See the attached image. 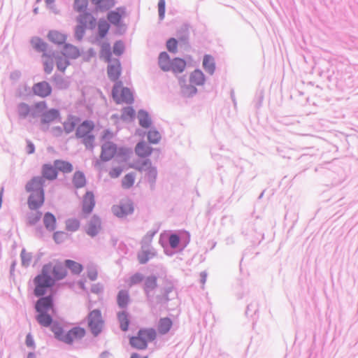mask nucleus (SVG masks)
<instances>
[{
  "instance_id": "obj_61",
  "label": "nucleus",
  "mask_w": 358,
  "mask_h": 358,
  "mask_svg": "<svg viewBox=\"0 0 358 358\" xmlns=\"http://www.w3.org/2000/svg\"><path fill=\"white\" fill-rule=\"evenodd\" d=\"M159 16L161 20L164 19L165 15V0H159L158 3Z\"/></svg>"
},
{
  "instance_id": "obj_33",
  "label": "nucleus",
  "mask_w": 358,
  "mask_h": 358,
  "mask_svg": "<svg viewBox=\"0 0 358 358\" xmlns=\"http://www.w3.org/2000/svg\"><path fill=\"white\" fill-rule=\"evenodd\" d=\"M65 266L76 275L80 274L83 269V266L80 263L70 259L65 261Z\"/></svg>"
},
{
  "instance_id": "obj_52",
  "label": "nucleus",
  "mask_w": 358,
  "mask_h": 358,
  "mask_svg": "<svg viewBox=\"0 0 358 358\" xmlns=\"http://www.w3.org/2000/svg\"><path fill=\"white\" fill-rule=\"evenodd\" d=\"M178 41L174 38H171L166 42V48L171 52L176 53L177 52Z\"/></svg>"
},
{
  "instance_id": "obj_59",
  "label": "nucleus",
  "mask_w": 358,
  "mask_h": 358,
  "mask_svg": "<svg viewBox=\"0 0 358 358\" xmlns=\"http://www.w3.org/2000/svg\"><path fill=\"white\" fill-rule=\"evenodd\" d=\"M53 238L57 243H61L66 239V234L63 231H57L54 234Z\"/></svg>"
},
{
  "instance_id": "obj_57",
  "label": "nucleus",
  "mask_w": 358,
  "mask_h": 358,
  "mask_svg": "<svg viewBox=\"0 0 358 358\" xmlns=\"http://www.w3.org/2000/svg\"><path fill=\"white\" fill-rule=\"evenodd\" d=\"M135 112L134 109L131 107H127L124 108L122 113V118L124 120L128 119V118H133L134 116Z\"/></svg>"
},
{
  "instance_id": "obj_5",
  "label": "nucleus",
  "mask_w": 358,
  "mask_h": 358,
  "mask_svg": "<svg viewBox=\"0 0 358 358\" xmlns=\"http://www.w3.org/2000/svg\"><path fill=\"white\" fill-rule=\"evenodd\" d=\"M112 96L114 101L118 104L131 103L134 101L132 92L129 88L123 87L121 81H118L114 85Z\"/></svg>"
},
{
  "instance_id": "obj_60",
  "label": "nucleus",
  "mask_w": 358,
  "mask_h": 358,
  "mask_svg": "<svg viewBox=\"0 0 358 358\" xmlns=\"http://www.w3.org/2000/svg\"><path fill=\"white\" fill-rule=\"evenodd\" d=\"M87 275L90 280H95L98 276L97 270L94 267L87 268Z\"/></svg>"
},
{
  "instance_id": "obj_35",
  "label": "nucleus",
  "mask_w": 358,
  "mask_h": 358,
  "mask_svg": "<svg viewBox=\"0 0 358 358\" xmlns=\"http://www.w3.org/2000/svg\"><path fill=\"white\" fill-rule=\"evenodd\" d=\"M117 318L121 329L124 331H127L129 324L128 313L125 311L120 312L117 314Z\"/></svg>"
},
{
  "instance_id": "obj_13",
  "label": "nucleus",
  "mask_w": 358,
  "mask_h": 358,
  "mask_svg": "<svg viewBox=\"0 0 358 358\" xmlns=\"http://www.w3.org/2000/svg\"><path fill=\"white\" fill-rule=\"evenodd\" d=\"M107 73L109 79L113 82H118V79L121 76L122 67L119 59H111L110 62H108Z\"/></svg>"
},
{
  "instance_id": "obj_28",
  "label": "nucleus",
  "mask_w": 358,
  "mask_h": 358,
  "mask_svg": "<svg viewBox=\"0 0 358 358\" xmlns=\"http://www.w3.org/2000/svg\"><path fill=\"white\" fill-rule=\"evenodd\" d=\"M56 218L50 213H46L43 217V223L45 228L49 231H54L56 228Z\"/></svg>"
},
{
  "instance_id": "obj_9",
  "label": "nucleus",
  "mask_w": 358,
  "mask_h": 358,
  "mask_svg": "<svg viewBox=\"0 0 358 358\" xmlns=\"http://www.w3.org/2000/svg\"><path fill=\"white\" fill-rule=\"evenodd\" d=\"M48 267V271L47 273L50 275L52 274V278L55 280V282L56 280H59L63 278H64L67 275V271L66 269L65 265L64 266L60 262H55V263H49L47 264H45L43 268H47Z\"/></svg>"
},
{
  "instance_id": "obj_29",
  "label": "nucleus",
  "mask_w": 358,
  "mask_h": 358,
  "mask_svg": "<svg viewBox=\"0 0 358 358\" xmlns=\"http://www.w3.org/2000/svg\"><path fill=\"white\" fill-rule=\"evenodd\" d=\"M129 302V294L126 290H120L117 296V303L119 307L126 308Z\"/></svg>"
},
{
  "instance_id": "obj_41",
  "label": "nucleus",
  "mask_w": 358,
  "mask_h": 358,
  "mask_svg": "<svg viewBox=\"0 0 358 358\" xmlns=\"http://www.w3.org/2000/svg\"><path fill=\"white\" fill-rule=\"evenodd\" d=\"M43 57H44V70L45 73H50L53 69L54 59L50 55L47 54H43Z\"/></svg>"
},
{
  "instance_id": "obj_17",
  "label": "nucleus",
  "mask_w": 358,
  "mask_h": 358,
  "mask_svg": "<svg viewBox=\"0 0 358 358\" xmlns=\"http://www.w3.org/2000/svg\"><path fill=\"white\" fill-rule=\"evenodd\" d=\"M117 151V147L115 144L107 142L102 145L100 157L103 161H108L115 155Z\"/></svg>"
},
{
  "instance_id": "obj_31",
  "label": "nucleus",
  "mask_w": 358,
  "mask_h": 358,
  "mask_svg": "<svg viewBox=\"0 0 358 358\" xmlns=\"http://www.w3.org/2000/svg\"><path fill=\"white\" fill-rule=\"evenodd\" d=\"M204 81V75L199 70H195L190 76V83L194 85H201Z\"/></svg>"
},
{
  "instance_id": "obj_10",
  "label": "nucleus",
  "mask_w": 358,
  "mask_h": 358,
  "mask_svg": "<svg viewBox=\"0 0 358 358\" xmlns=\"http://www.w3.org/2000/svg\"><path fill=\"white\" fill-rule=\"evenodd\" d=\"M101 220L97 215H94L87 222L85 231L91 237L97 236L101 231Z\"/></svg>"
},
{
  "instance_id": "obj_53",
  "label": "nucleus",
  "mask_w": 358,
  "mask_h": 358,
  "mask_svg": "<svg viewBox=\"0 0 358 358\" xmlns=\"http://www.w3.org/2000/svg\"><path fill=\"white\" fill-rule=\"evenodd\" d=\"M52 331L55 335V337L62 341V338L65 336V334L62 327L57 324H55L52 327Z\"/></svg>"
},
{
  "instance_id": "obj_26",
  "label": "nucleus",
  "mask_w": 358,
  "mask_h": 358,
  "mask_svg": "<svg viewBox=\"0 0 358 358\" xmlns=\"http://www.w3.org/2000/svg\"><path fill=\"white\" fill-rule=\"evenodd\" d=\"M172 59H170L169 55L163 52L159 56V65L164 71H170Z\"/></svg>"
},
{
  "instance_id": "obj_20",
  "label": "nucleus",
  "mask_w": 358,
  "mask_h": 358,
  "mask_svg": "<svg viewBox=\"0 0 358 358\" xmlns=\"http://www.w3.org/2000/svg\"><path fill=\"white\" fill-rule=\"evenodd\" d=\"M59 112L57 109H50L44 113L41 116V123L46 124H50L59 119Z\"/></svg>"
},
{
  "instance_id": "obj_24",
  "label": "nucleus",
  "mask_w": 358,
  "mask_h": 358,
  "mask_svg": "<svg viewBox=\"0 0 358 358\" xmlns=\"http://www.w3.org/2000/svg\"><path fill=\"white\" fill-rule=\"evenodd\" d=\"M186 67V62L179 57H176L171 61L170 71L175 73H180L184 71Z\"/></svg>"
},
{
  "instance_id": "obj_11",
  "label": "nucleus",
  "mask_w": 358,
  "mask_h": 358,
  "mask_svg": "<svg viewBox=\"0 0 358 358\" xmlns=\"http://www.w3.org/2000/svg\"><path fill=\"white\" fill-rule=\"evenodd\" d=\"M113 214L118 217H123L130 215L134 211L133 203L129 200H124L112 208Z\"/></svg>"
},
{
  "instance_id": "obj_22",
  "label": "nucleus",
  "mask_w": 358,
  "mask_h": 358,
  "mask_svg": "<svg viewBox=\"0 0 358 358\" xmlns=\"http://www.w3.org/2000/svg\"><path fill=\"white\" fill-rule=\"evenodd\" d=\"M95 5L96 10L100 11L108 10L115 6L114 0H91Z\"/></svg>"
},
{
  "instance_id": "obj_37",
  "label": "nucleus",
  "mask_w": 358,
  "mask_h": 358,
  "mask_svg": "<svg viewBox=\"0 0 358 358\" xmlns=\"http://www.w3.org/2000/svg\"><path fill=\"white\" fill-rule=\"evenodd\" d=\"M38 315L36 316V320L43 327H49L52 323V317L45 312H38Z\"/></svg>"
},
{
  "instance_id": "obj_2",
  "label": "nucleus",
  "mask_w": 358,
  "mask_h": 358,
  "mask_svg": "<svg viewBox=\"0 0 358 358\" xmlns=\"http://www.w3.org/2000/svg\"><path fill=\"white\" fill-rule=\"evenodd\" d=\"M157 338V331L153 328H141L135 336L130 337V345L137 350H143L148 348V343Z\"/></svg>"
},
{
  "instance_id": "obj_23",
  "label": "nucleus",
  "mask_w": 358,
  "mask_h": 358,
  "mask_svg": "<svg viewBox=\"0 0 358 358\" xmlns=\"http://www.w3.org/2000/svg\"><path fill=\"white\" fill-rule=\"evenodd\" d=\"M135 152L138 156L146 157L151 155L152 149L145 142H140L136 145Z\"/></svg>"
},
{
  "instance_id": "obj_46",
  "label": "nucleus",
  "mask_w": 358,
  "mask_h": 358,
  "mask_svg": "<svg viewBox=\"0 0 358 358\" xmlns=\"http://www.w3.org/2000/svg\"><path fill=\"white\" fill-rule=\"evenodd\" d=\"M161 138V136L157 131L150 130L148 134V139L151 143H157Z\"/></svg>"
},
{
  "instance_id": "obj_21",
  "label": "nucleus",
  "mask_w": 358,
  "mask_h": 358,
  "mask_svg": "<svg viewBox=\"0 0 358 358\" xmlns=\"http://www.w3.org/2000/svg\"><path fill=\"white\" fill-rule=\"evenodd\" d=\"M41 173L43 178H45L50 180L56 179L57 176V169L55 165L44 164L42 167Z\"/></svg>"
},
{
  "instance_id": "obj_51",
  "label": "nucleus",
  "mask_w": 358,
  "mask_h": 358,
  "mask_svg": "<svg viewBox=\"0 0 358 358\" xmlns=\"http://www.w3.org/2000/svg\"><path fill=\"white\" fill-rule=\"evenodd\" d=\"M18 113L22 117H26L30 113V108L26 103H21L18 106Z\"/></svg>"
},
{
  "instance_id": "obj_56",
  "label": "nucleus",
  "mask_w": 358,
  "mask_h": 358,
  "mask_svg": "<svg viewBox=\"0 0 358 358\" xmlns=\"http://www.w3.org/2000/svg\"><path fill=\"white\" fill-rule=\"evenodd\" d=\"M21 259L22 264L27 266L29 265L31 262V256L29 253L27 252L25 250H22L21 252Z\"/></svg>"
},
{
  "instance_id": "obj_49",
  "label": "nucleus",
  "mask_w": 358,
  "mask_h": 358,
  "mask_svg": "<svg viewBox=\"0 0 358 358\" xmlns=\"http://www.w3.org/2000/svg\"><path fill=\"white\" fill-rule=\"evenodd\" d=\"M41 217V213L36 211L29 214L27 217V222L29 224H35L37 223Z\"/></svg>"
},
{
  "instance_id": "obj_12",
  "label": "nucleus",
  "mask_w": 358,
  "mask_h": 358,
  "mask_svg": "<svg viewBox=\"0 0 358 358\" xmlns=\"http://www.w3.org/2000/svg\"><path fill=\"white\" fill-rule=\"evenodd\" d=\"M95 198L92 192L87 191L83 196L81 212L84 217L90 215L95 206Z\"/></svg>"
},
{
  "instance_id": "obj_3",
  "label": "nucleus",
  "mask_w": 358,
  "mask_h": 358,
  "mask_svg": "<svg viewBox=\"0 0 358 358\" xmlns=\"http://www.w3.org/2000/svg\"><path fill=\"white\" fill-rule=\"evenodd\" d=\"M47 268H42L41 273L34 278V294L36 296H42L47 292V289L53 287L55 280L49 275Z\"/></svg>"
},
{
  "instance_id": "obj_48",
  "label": "nucleus",
  "mask_w": 358,
  "mask_h": 358,
  "mask_svg": "<svg viewBox=\"0 0 358 358\" xmlns=\"http://www.w3.org/2000/svg\"><path fill=\"white\" fill-rule=\"evenodd\" d=\"M66 57H59L57 58V67L58 70L61 71H64L69 64Z\"/></svg>"
},
{
  "instance_id": "obj_47",
  "label": "nucleus",
  "mask_w": 358,
  "mask_h": 358,
  "mask_svg": "<svg viewBox=\"0 0 358 358\" xmlns=\"http://www.w3.org/2000/svg\"><path fill=\"white\" fill-rule=\"evenodd\" d=\"M134 183V176L131 174H127L122 179V184L124 188H129Z\"/></svg>"
},
{
  "instance_id": "obj_42",
  "label": "nucleus",
  "mask_w": 358,
  "mask_h": 358,
  "mask_svg": "<svg viewBox=\"0 0 358 358\" xmlns=\"http://www.w3.org/2000/svg\"><path fill=\"white\" fill-rule=\"evenodd\" d=\"M139 124L144 128H148L151 124V120L148 114L144 111H140L138 113Z\"/></svg>"
},
{
  "instance_id": "obj_27",
  "label": "nucleus",
  "mask_w": 358,
  "mask_h": 358,
  "mask_svg": "<svg viewBox=\"0 0 358 358\" xmlns=\"http://www.w3.org/2000/svg\"><path fill=\"white\" fill-rule=\"evenodd\" d=\"M48 37L50 41L58 45L64 43L66 38L64 34L57 31H50Z\"/></svg>"
},
{
  "instance_id": "obj_6",
  "label": "nucleus",
  "mask_w": 358,
  "mask_h": 358,
  "mask_svg": "<svg viewBox=\"0 0 358 358\" xmlns=\"http://www.w3.org/2000/svg\"><path fill=\"white\" fill-rule=\"evenodd\" d=\"M87 319L90 331L94 336H97L102 331L104 327V320L101 310L94 309L90 311Z\"/></svg>"
},
{
  "instance_id": "obj_34",
  "label": "nucleus",
  "mask_w": 358,
  "mask_h": 358,
  "mask_svg": "<svg viewBox=\"0 0 358 358\" xmlns=\"http://www.w3.org/2000/svg\"><path fill=\"white\" fill-rule=\"evenodd\" d=\"M57 169L63 173H71L73 171V166L71 163L62 160H56L54 162Z\"/></svg>"
},
{
  "instance_id": "obj_50",
  "label": "nucleus",
  "mask_w": 358,
  "mask_h": 358,
  "mask_svg": "<svg viewBox=\"0 0 358 358\" xmlns=\"http://www.w3.org/2000/svg\"><path fill=\"white\" fill-rule=\"evenodd\" d=\"M108 20L114 24H117L120 22L121 15L119 13L112 11L108 14Z\"/></svg>"
},
{
  "instance_id": "obj_7",
  "label": "nucleus",
  "mask_w": 358,
  "mask_h": 358,
  "mask_svg": "<svg viewBox=\"0 0 358 358\" xmlns=\"http://www.w3.org/2000/svg\"><path fill=\"white\" fill-rule=\"evenodd\" d=\"M133 167L144 173L145 176L149 181L152 182L155 181L157 177V170L152 166L151 162L149 159L136 162Z\"/></svg>"
},
{
  "instance_id": "obj_62",
  "label": "nucleus",
  "mask_w": 358,
  "mask_h": 358,
  "mask_svg": "<svg viewBox=\"0 0 358 358\" xmlns=\"http://www.w3.org/2000/svg\"><path fill=\"white\" fill-rule=\"evenodd\" d=\"M180 242L179 236L176 234H171L169 237V244L171 248H176Z\"/></svg>"
},
{
  "instance_id": "obj_16",
  "label": "nucleus",
  "mask_w": 358,
  "mask_h": 358,
  "mask_svg": "<svg viewBox=\"0 0 358 358\" xmlns=\"http://www.w3.org/2000/svg\"><path fill=\"white\" fill-rule=\"evenodd\" d=\"M32 90L34 94L36 96L47 97L51 94L52 87L48 83L42 81L34 85Z\"/></svg>"
},
{
  "instance_id": "obj_44",
  "label": "nucleus",
  "mask_w": 358,
  "mask_h": 358,
  "mask_svg": "<svg viewBox=\"0 0 358 358\" xmlns=\"http://www.w3.org/2000/svg\"><path fill=\"white\" fill-rule=\"evenodd\" d=\"M109 27L110 26L106 21L101 20L99 22L98 30L100 37L103 38L106 35V34L108 31Z\"/></svg>"
},
{
  "instance_id": "obj_45",
  "label": "nucleus",
  "mask_w": 358,
  "mask_h": 358,
  "mask_svg": "<svg viewBox=\"0 0 358 358\" xmlns=\"http://www.w3.org/2000/svg\"><path fill=\"white\" fill-rule=\"evenodd\" d=\"M143 280V275L139 273L132 275L127 280V285L132 287L141 282Z\"/></svg>"
},
{
  "instance_id": "obj_54",
  "label": "nucleus",
  "mask_w": 358,
  "mask_h": 358,
  "mask_svg": "<svg viewBox=\"0 0 358 358\" xmlns=\"http://www.w3.org/2000/svg\"><path fill=\"white\" fill-rule=\"evenodd\" d=\"M124 45L122 41H117L114 44L113 53L115 55L120 56L124 52Z\"/></svg>"
},
{
  "instance_id": "obj_55",
  "label": "nucleus",
  "mask_w": 358,
  "mask_h": 358,
  "mask_svg": "<svg viewBox=\"0 0 358 358\" xmlns=\"http://www.w3.org/2000/svg\"><path fill=\"white\" fill-rule=\"evenodd\" d=\"M34 47L40 51H45L46 49V43L41 41L40 38H36L32 41Z\"/></svg>"
},
{
  "instance_id": "obj_36",
  "label": "nucleus",
  "mask_w": 358,
  "mask_h": 358,
  "mask_svg": "<svg viewBox=\"0 0 358 358\" xmlns=\"http://www.w3.org/2000/svg\"><path fill=\"white\" fill-rule=\"evenodd\" d=\"M73 183L76 188L83 187L86 184V179L82 172L77 171L73 177Z\"/></svg>"
},
{
  "instance_id": "obj_39",
  "label": "nucleus",
  "mask_w": 358,
  "mask_h": 358,
  "mask_svg": "<svg viewBox=\"0 0 358 358\" xmlns=\"http://www.w3.org/2000/svg\"><path fill=\"white\" fill-rule=\"evenodd\" d=\"M66 229L73 232L79 229L80 227V221L76 218H70L66 221Z\"/></svg>"
},
{
  "instance_id": "obj_8",
  "label": "nucleus",
  "mask_w": 358,
  "mask_h": 358,
  "mask_svg": "<svg viewBox=\"0 0 358 358\" xmlns=\"http://www.w3.org/2000/svg\"><path fill=\"white\" fill-rule=\"evenodd\" d=\"M176 296L177 294L174 291L173 284L166 280L160 287L159 293L157 294V299L159 303H163L174 299Z\"/></svg>"
},
{
  "instance_id": "obj_32",
  "label": "nucleus",
  "mask_w": 358,
  "mask_h": 358,
  "mask_svg": "<svg viewBox=\"0 0 358 358\" xmlns=\"http://www.w3.org/2000/svg\"><path fill=\"white\" fill-rule=\"evenodd\" d=\"M63 54L66 57L76 59L79 57L80 51L76 47L67 44L64 48Z\"/></svg>"
},
{
  "instance_id": "obj_18",
  "label": "nucleus",
  "mask_w": 358,
  "mask_h": 358,
  "mask_svg": "<svg viewBox=\"0 0 358 358\" xmlns=\"http://www.w3.org/2000/svg\"><path fill=\"white\" fill-rule=\"evenodd\" d=\"M77 22L79 24L85 25V27L90 29H93L96 26L95 17L87 12L80 14L77 18Z\"/></svg>"
},
{
  "instance_id": "obj_64",
  "label": "nucleus",
  "mask_w": 358,
  "mask_h": 358,
  "mask_svg": "<svg viewBox=\"0 0 358 358\" xmlns=\"http://www.w3.org/2000/svg\"><path fill=\"white\" fill-rule=\"evenodd\" d=\"M35 108L40 111L47 108V104L45 101H40L34 105Z\"/></svg>"
},
{
  "instance_id": "obj_25",
  "label": "nucleus",
  "mask_w": 358,
  "mask_h": 358,
  "mask_svg": "<svg viewBox=\"0 0 358 358\" xmlns=\"http://www.w3.org/2000/svg\"><path fill=\"white\" fill-rule=\"evenodd\" d=\"M172 320L169 317H162L159 320L157 330L159 334H165L169 331L172 327Z\"/></svg>"
},
{
  "instance_id": "obj_14",
  "label": "nucleus",
  "mask_w": 358,
  "mask_h": 358,
  "mask_svg": "<svg viewBox=\"0 0 358 358\" xmlns=\"http://www.w3.org/2000/svg\"><path fill=\"white\" fill-rule=\"evenodd\" d=\"M85 334V330L82 327H74L65 334L62 341L71 344L74 341L82 338Z\"/></svg>"
},
{
  "instance_id": "obj_40",
  "label": "nucleus",
  "mask_w": 358,
  "mask_h": 358,
  "mask_svg": "<svg viewBox=\"0 0 358 358\" xmlns=\"http://www.w3.org/2000/svg\"><path fill=\"white\" fill-rule=\"evenodd\" d=\"M203 66L206 71L212 74L215 70L213 58L209 55H206L203 58Z\"/></svg>"
},
{
  "instance_id": "obj_15",
  "label": "nucleus",
  "mask_w": 358,
  "mask_h": 358,
  "mask_svg": "<svg viewBox=\"0 0 358 358\" xmlns=\"http://www.w3.org/2000/svg\"><path fill=\"white\" fill-rule=\"evenodd\" d=\"M53 296L49 295L40 298L36 303L35 308L37 312H46L48 310H53Z\"/></svg>"
},
{
  "instance_id": "obj_38",
  "label": "nucleus",
  "mask_w": 358,
  "mask_h": 358,
  "mask_svg": "<svg viewBox=\"0 0 358 358\" xmlns=\"http://www.w3.org/2000/svg\"><path fill=\"white\" fill-rule=\"evenodd\" d=\"M100 57L106 62H111L112 52L110 51V45L109 43H106L101 45Z\"/></svg>"
},
{
  "instance_id": "obj_1",
  "label": "nucleus",
  "mask_w": 358,
  "mask_h": 358,
  "mask_svg": "<svg viewBox=\"0 0 358 358\" xmlns=\"http://www.w3.org/2000/svg\"><path fill=\"white\" fill-rule=\"evenodd\" d=\"M44 179L40 176L34 177L26 185L27 192L30 193L28 198V206L31 210H36L41 207L45 201V194L43 189Z\"/></svg>"
},
{
  "instance_id": "obj_58",
  "label": "nucleus",
  "mask_w": 358,
  "mask_h": 358,
  "mask_svg": "<svg viewBox=\"0 0 358 358\" xmlns=\"http://www.w3.org/2000/svg\"><path fill=\"white\" fill-rule=\"evenodd\" d=\"M86 29L87 28L85 27V25L78 23L75 30V34L77 38L80 40L83 38Z\"/></svg>"
},
{
  "instance_id": "obj_30",
  "label": "nucleus",
  "mask_w": 358,
  "mask_h": 358,
  "mask_svg": "<svg viewBox=\"0 0 358 358\" xmlns=\"http://www.w3.org/2000/svg\"><path fill=\"white\" fill-rule=\"evenodd\" d=\"M78 122L77 117L69 116L63 123L64 130L66 134L72 132Z\"/></svg>"
},
{
  "instance_id": "obj_43",
  "label": "nucleus",
  "mask_w": 358,
  "mask_h": 358,
  "mask_svg": "<svg viewBox=\"0 0 358 358\" xmlns=\"http://www.w3.org/2000/svg\"><path fill=\"white\" fill-rule=\"evenodd\" d=\"M88 6V0H75L73 8L78 13L84 12Z\"/></svg>"
},
{
  "instance_id": "obj_19",
  "label": "nucleus",
  "mask_w": 358,
  "mask_h": 358,
  "mask_svg": "<svg viewBox=\"0 0 358 358\" xmlns=\"http://www.w3.org/2000/svg\"><path fill=\"white\" fill-rule=\"evenodd\" d=\"M157 278L156 276L151 275L145 278L144 281L143 289L148 296L154 294L157 289Z\"/></svg>"
},
{
  "instance_id": "obj_4",
  "label": "nucleus",
  "mask_w": 358,
  "mask_h": 358,
  "mask_svg": "<svg viewBox=\"0 0 358 358\" xmlns=\"http://www.w3.org/2000/svg\"><path fill=\"white\" fill-rule=\"evenodd\" d=\"M94 125L92 121H84L80 124L76 132V137L83 139V143L88 148H92L94 142V136L91 134Z\"/></svg>"
},
{
  "instance_id": "obj_63",
  "label": "nucleus",
  "mask_w": 358,
  "mask_h": 358,
  "mask_svg": "<svg viewBox=\"0 0 358 358\" xmlns=\"http://www.w3.org/2000/svg\"><path fill=\"white\" fill-rule=\"evenodd\" d=\"M122 171V169L120 168H114L110 171L109 175L112 178H117L121 174Z\"/></svg>"
}]
</instances>
